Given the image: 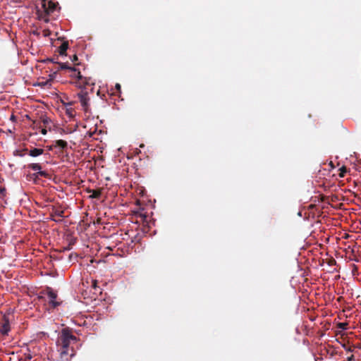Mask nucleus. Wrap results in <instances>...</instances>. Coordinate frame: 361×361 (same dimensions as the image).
<instances>
[{
	"label": "nucleus",
	"instance_id": "nucleus-1",
	"mask_svg": "<svg viewBox=\"0 0 361 361\" xmlns=\"http://www.w3.org/2000/svg\"><path fill=\"white\" fill-rule=\"evenodd\" d=\"M77 338L68 329H63L56 341L57 351L61 361H70L75 355V350L71 345L75 343Z\"/></svg>",
	"mask_w": 361,
	"mask_h": 361
},
{
	"label": "nucleus",
	"instance_id": "nucleus-2",
	"mask_svg": "<svg viewBox=\"0 0 361 361\" xmlns=\"http://www.w3.org/2000/svg\"><path fill=\"white\" fill-rule=\"evenodd\" d=\"M59 65L60 69H66L70 72L69 75L73 80L71 82L75 84L78 88L83 89L85 88L87 85L93 84L90 82V78L83 77L80 72L75 67L70 66L65 63H61Z\"/></svg>",
	"mask_w": 361,
	"mask_h": 361
},
{
	"label": "nucleus",
	"instance_id": "nucleus-3",
	"mask_svg": "<svg viewBox=\"0 0 361 361\" xmlns=\"http://www.w3.org/2000/svg\"><path fill=\"white\" fill-rule=\"evenodd\" d=\"M46 295L47 296L48 302L52 307H56L60 305V302L56 301L57 294L51 288H47Z\"/></svg>",
	"mask_w": 361,
	"mask_h": 361
},
{
	"label": "nucleus",
	"instance_id": "nucleus-4",
	"mask_svg": "<svg viewBox=\"0 0 361 361\" xmlns=\"http://www.w3.org/2000/svg\"><path fill=\"white\" fill-rule=\"evenodd\" d=\"M77 96L78 97V99H79L83 109L85 111H87V109L89 106V101H90V98L88 97L87 92L82 90L78 93Z\"/></svg>",
	"mask_w": 361,
	"mask_h": 361
},
{
	"label": "nucleus",
	"instance_id": "nucleus-5",
	"mask_svg": "<svg viewBox=\"0 0 361 361\" xmlns=\"http://www.w3.org/2000/svg\"><path fill=\"white\" fill-rule=\"evenodd\" d=\"M28 169L36 171L37 176L47 177V173L44 171H42V166L39 164L32 163L28 165Z\"/></svg>",
	"mask_w": 361,
	"mask_h": 361
},
{
	"label": "nucleus",
	"instance_id": "nucleus-6",
	"mask_svg": "<svg viewBox=\"0 0 361 361\" xmlns=\"http://www.w3.org/2000/svg\"><path fill=\"white\" fill-rule=\"evenodd\" d=\"M42 3L44 10L48 13L53 12L56 7V5L50 1H47V0H42Z\"/></svg>",
	"mask_w": 361,
	"mask_h": 361
},
{
	"label": "nucleus",
	"instance_id": "nucleus-7",
	"mask_svg": "<svg viewBox=\"0 0 361 361\" xmlns=\"http://www.w3.org/2000/svg\"><path fill=\"white\" fill-rule=\"evenodd\" d=\"M10 331V325L8 320H5L4 322L0 326V332L3 335H7Z\"/></svg>",
	"mask_w": 361,
	"mask_h": 361
},
{
	"label": "nucleus",
	"instance_id": "nucleus-8",
	"mask_svg": "<svg viewBox=\"0 0 361 361\" xmlns=\"http://www.w3.org/2000/svg\"><path fill=\"white\" fill-rule=\"evenodd\" d=\"M52 145L54 147H59L61 149H64L67 147L68 143L65 140H58L54 142Z\"/></svg>",
	"mask_w": 361,
	"mask_h": 361
},
{
	"label": "nucleus",
	"instance_id": "nucleus-9",
	"mask_svg": "<svg viewBox=\"0 0 361 361\" xmlns=\"http://www.w3.org/2000/svg\"><path fill=\"white\" fill-rule=\"evenodd\" d=\"M44 153V149L40 148H33L30 149L28 154L31 157H36L42 155Z\"/></svg>",
	"mask_w": 361,
	"mask_h": 361
},
{
	"label": "nucleus",
	"instance_id": "nucleus-10",
	"mask_svg": "<svg viewBox=\"0 0 361 361\" xmlns=\"http://www.w3.org/2000/svg\"><path fill=\"white\" fill-rule=\"evenodd\" d=\"M68 48V44L67 42H63L59 48V53L60 55H65Z\"/></svg>",
	"mask_w": 361,
	"mask_h": 361
},
{
	"label": "nucleus",
	"instance_id": "nucleus-11",
	"mask_svg": "<svg viewBox=\"0 0 361 361\" xmlns=\"http://www.w3.org/2000/svg\"><path fill=\"white\" fill-rule=\"evenodd\" d=\"M91 193L90 195V198L98 199L101 197L102 192L100 190H91L89 191Z\"/></svg>",
	"mask_w": 361,
	"mask_h": 361
},
{
	"label": "nucleus",
	"instance_id": "nucleus-12",
	"mask_svg": "<svg viewBox=\"0 0 361 361\" xmlns=\"http://www.w3.org/2000/svg\"><path fill=\"white\" fill-rule=\"evenodd\" d=\"M66 113L68 116L69 118H73L75 116V111L71 107V104H68L66 109Z\"/></svg>",
	"mask_w": 361,
	"mask_h": 361
},
{
	"label": "nucleus",
	"instance_id": "nucleus-13",
	"mask_svg": "<svg viewBox=\"0 0 361 361\" xmlns=\"http://www.w3.org/2000/svg\"><path fill=\"white\" fill-rule=\"evenodd\" d=\"M42 121L44 127H48L49 125L51 123V120L47 117H43L42 118Z\"/></svg>",
	"mask_w": 361,
	"mask_h": 361
},
{
	"label": "nucleus",
	"instance_id": "nucleus-14",
	"mask_svg": "<svg viewBox=\"0 0 361 361\" xmlns=\"http://www.w3.org/2000/svg\"><path fill=\"white\" fill-rule=\"evenodd\" d=\"M47 127L42 128L40 130V132L42 135H46L47 133Z\"/></svg>",
	"mask_w": 361,
	"mask_h": 361
},
{
	"label": "nucleus",
	"instance_id": "nucleus-15",
	"mask_svg": "<svg viewBox=\"0 0 361 361\" xmlns=\"http://www.w3.org/2000/svg\"><path fill=\"white\" fill-rule=\"evenodd\" d=\"M0 194L3 196L6 195V189L4 188L0 187Z\"/></svg>",
	"mask_w": 361,
	"mask_h": 361
},
{
	"label": "nucleus",
	"instance_id": "nucleus-16",
	"mask_svg": "<svg viewBox=\"0 0 361 361\" xmlns=\"http://www.w3.org/2000/svg\"><path fill=\"white\" fill-rule=\"evenodd\" d=\"M115 87H116V89L117 90L120 91V90H121V85H120V84H118V83L116 84Z\"/></svg>",
	"mask_w": 361,
	"mask_h": 361
},
{
	"label": "nucleus",
	"instance_id": "nucleus-17",
	"mask_svg": "<svg viewBox=\"0 0 361 361\" xmlns=\"http://www.w3.org/2000/svg\"><path fill=\"white\" fill-rule=\"evenodd\" d=\"M72 60H73V61H76V60H78V57H77V56H76V55H74V56H73V59H72Z\"/></svg>",
	"mask_w": 361,
	"mask_h": 361
},
{
	"label": "nucleus",
	"instance_id": "nucleus-18",
	"mask_svg": "<svg viewBox=\"0 0 361 361\" xmlns=\"http://www.w3.org/2000/svg\"><path fill=\"white\" fill-rule=\"evenodd\" d=\"M92 286H93L94 288H96V281H94L92 282Z\"/></svg>",
	"mask_w": 361,
	"mask_h": 361
},
{
	"label": "nucleus",
	"instance_id": "nucleus-19",
	"mask_svg": "<svg viewBox=\"0 0 361 361\" xmlns=\"http://www.w3.org/2000/svg\"><path fill=\"white\" fill-rule=\"evenodd\" d=\"M353 356L352 355L351 357H348V361H350V360L353 359Z\"/></svg>",
	"mask_w": 361,
	"mask_h": 361
},
{
	"label": "nucleus",
	"instance_id": "nucleus-20",
	"mask_svg": "<svg viewBox=\"0 0 361 361\" xmlns=\"http://www.w3.org/2000/svg\"><path fill=\"white\" fill-rule=\"evenodd\" d=\"M11 120H15V116L13 115H12L11 117Z\"/></svg>",
	"mask_w": 361,
	"mask_h": 361
},
{
	"label": "nucleus",
	"instance_id": "nucleus-21",
	"mask_svg": "<svg viewBox=\"0 0 361 361\" xmlns=\"http://www.w3.org/2000/svg\"><path fill=\"white\" fill-rule=\"evenodd\" d=\"M47 61H51V62H54V60H53V59H47Z\"/></svg>",
	"mask_w": 361,
	"mask_h": 361
}]
</instances>
